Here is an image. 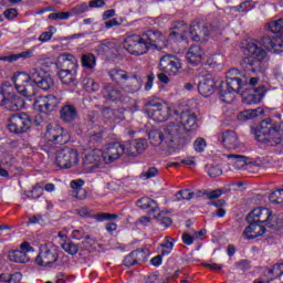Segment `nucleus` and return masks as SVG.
<instances>
[{
    "label": "nucleus",
    "mask_w": 283,
    "mask_h": 283,
    "mask_svg": "<svg viewBox=\"0 0 283 283\" xmlns=\"http://www.w3.org/2000/svg\"><path fill=\"white\" fill-rule=\"evenodd\" d=\"M245 56L241 61V67L244 72H252V74H262L264 72V60L268 56L264 49V35L260 39L250 40L245 45Z\"/></svg>",
    "instance_id": "f257e3e1"
},
{
    "label": "nucleus",
    "mask_w": 283,
    "mask_h": 283,
    "mask_svg": "<svg viewBox=\"0 0 283 283\" xmlns=\"http://www.w3.org/2000/svg\"><path fill=\"white\" fill-rule=\"evenodd\" d=\"M220 92L219 95L221 98H224L228 94H240V91L244 87V85H249V77L240 72L238 69H231L226 75V86L227 91H224V82H219Z\"/></svg>",
    "instance_id": "f03ea898"
},
{
    "label": "nucleus",
    "mask_w": 283,
    "mask_h": 283,
    "mask_svg": "<svg viewBox=\"0 0 283 283\" xmlns=\"http://www.w3.org/2000/svg\"><path fill=\"white\" fill-rule=\"evenodd\" d=\"M256 140L275 143L276 145L282 140V130L280 126L273 124L271 118L263 119L255 132Z\"/></svg>",
    "instance_id": "7ed1b4c3"
},
{
    "label": "nucleus",
    "mask_w": 283,
    "mask_h": 283,
    "mask_svg": "<svg viewBox=\"0 0 283 283\" xmlns=\"http://www.w3.org/2000/svg\"><path fill=\"white\" fill-rule=\"evenodd\" d=\"M145 112L156 123H165L171 116V107L163 99L154 98L145 104Z\"/></svg>",
    "instance_id": "20e7f679"
},
{
    "label": "nucleus",
    "mask_w": 283,
    "mask_h": 283,
    "mask_svg": "<svg viewBox=\"0 0 283 283\" xmlns=\"http://www.w3.org/2000/svg\"><path fill=\"white\" fill-rule=\"evenodd\" d=\"M248 222H258L269 229L277 227V217L268 208L253 209L247 217Z\"/></svg>",
    "instance_id": "39448f33"
},
{
    "label": "nucleus",
    "mask_w": 283,
    "mask_h": 283,
    "mask_svg": "<svg viewBox=\"0 0 283 283\" xmlns=\"http://www.w3.org/2000/svg\"><path fill=\"white\" fill-rule=\"evenodd\" d=\"M13 83L17 92L27 98L36 96V84L31 78V73L28 75L25 73H18L13 76Z\"/></svg>",
    "instance_id": "423d86ee"
},
{
    "label": "nucleus",
    "mask_w": 283,
    "mask_h": 283,
    "mask_svg": "<svg viewBox=\"0 0 283 283\" xmlns=\"http://www.w3.org/2000/svg\"><path fill=\"white\" fill-rule=\"evenodd\" d=\"M158 70L168 76H178L180 74V70H182V63L178 56L174 54H166L160 57Z\"/></svg>",
    "instance_id": "0eeeda50"
},
{
    "label": "nucleus",
    "mask_w": 283,
    "mask_h": 283,
    "mask_svg": "<svg viewBox=\"0 0 283 283\" xmlns=\"http://www.w3.org/2000/svg\"><path fill=\"white\" fill-rule=\"evenodd\" d=\"M32 125V118L27 113L13 114L9 118L8 129L11 134H25Z\"/></svg>",
    "instance_id": "6e6552de"
},
{
    "label": "nucleus",
    "mask_w": 283,
    "mask_h": 283,
    "mask_svg": "<svg viewBox=\"0 0 283 283\" xmlns=\"http://www.w3.org/2000/svg\"><path fill=\"white\" fill-rule=\"evenodd\" d=\"M55 164L60 169H72L78 165V153L72 148H63L56 151Z\"/></svg>",
    "instance_id": "1a4fd4ad"
},
{
    "label": "nucleus",
    "mask_w": 283,
    "mask_h": 283,
    "mask_svg": "<svg viewBox=\"0 0 283 283\" xmlns=\"http://www.w3.org/2000/svg\"><path fill=\"white\" fill-rule=\"evenodd\" d=\"M59 261V248L52 243H48L41 248L40 253L35 258V264L39 266H52Z\"/></svg>",
    "instance_id": "9d476101"
},
{
    "label": "nucleus",
    "mask_w": 283,
    "mask_h": 283,
    "mask_svg": "<svg viewBox=\"0 0 283 283\" xmlns=\"http://www.w3.org/2000/svg\"><path fill=\"white\" fill-rule=\"evenodd\" d=\"M164 140L167 149H176L182 143V127L178 124H168L164 128Z\"/></svg>",
    "instance_id": "9b49d317"
},
{
    "label": "nucleus",
    "mask_w": 283,
    "mask_h": 283,
    "mask_svg": "<svg viewBox=\"0 0 283 283\" xmlns=\"http://www.w3.org/2000/svg\"><path fill=\"white\" fill-rule=\"evenodd\" d=\"M2 107H6L9 112H19L22 107H25V101L14 93V86H12V84H9V86L4 88Z\"/></svg>",
    "instance_id": "f8f14e48"
},
{
    "label": "nucleus",
    "mask_w": 283,
    "mask_h": 283,
    "mask_svg": "<svg viewBox=\"0 0 283 283\" xmlns=\"http://www.w3.org/2000/svg\"><path fill=\"white\" fill-rule=\"evenodd\" d=\"M124 48L129 52V54H134L135 56H143V54H147V52H149V48L147 46L144 35L129 36L125 41Z\"/></svg>",
    "instance_id": "ddd939ff"
},
{
    "label": "nucleus",
    "mask_w": 283,
    "mask_h": 283,
    "mask_svg": "<svg viewBox=\"0 0 283 283\" xmlns=\"http://www.w3.org/2000/svg\"><path fill=\"white\" fill-rule=\"evenodd\" d=\"M45 138L55 145H65L70 143V134L59 125L49 124L45 132Z\"/></svg>",
    "instance_id": "4468645a"
},
{
    "label": "nucleus",
    "mask_w": 283,
    "mask_h": 283,
    "mask_svg": "<svg viewBox=\"0 0 283 283\" xmlns=\"http://www.w3.org/2000/svg\"><path fill=\"white\" fill-rule=\"evenodd\" d=\"M59 97L55 95L40 96L34 101L33 107L41 114H48L50 112H54L56 107H59Z\"/></svg>",
    "instance_id": "2eb2a0df"
},
{
    "label": "nucleus",
    "mask_w": 283,
    "mask_h": 283,
    "mask_svg": "<svg viewBox=\"0 0 283 283\" xmlns=\"http://www.w3.org/2000/svg\"><path fill=\"white\" fill-rule=\"evenodd\" d=\"M31 80L36 87H40V90H43L44 92H48V90L54 86L52 76L41 69L31 70Z\"/></svg>",
    "instance_id": "dca6fc26"
},
{
    "label": "nucleus",
    "mask_w": 283,
    "mask_h": 283,
    "mask_svg": "<svg viewBox=\"0 0 283 283\" xmlns=\"http://www.w3.org/2000/svg\"><path fill=\"white\" fill-rule=\"evenodd\" d=\"M103 164V151L101 149H93L85 154L83 160V168L85 171H94Z\"/></svg>",
    "instance_id": "f3484780"
},
{
    "label": "nucleus",
    "mask_w": 283,
    "mask_h": 283,
    "mask_svg": "<svg viewBox=\"0 0 283 283\" xmlns=\"http://www.w3.org/2000/svg\"><path fill=\"white\" fill-rule=\"evenodd\" d=\"M174 114L177 116L176 120H179L186 132H195L198 127V117L196 116V113H191V111H182L178 115V111H174Z\"/></svg>",
    "instance_id": "a211bd4d"
},
{
    "label": "nucleus",
    "mask_w": 283,
    "mask_h": 283,
    "mask_svg": "<svg viewBox=\"0 0 283 283\" xmlns=\"http://www.w3.org/2000/svg\"><path fill=\"white\" fill-rule=\"evenodd\" d=\"M123 146L124 154L126 156H130L132 158H136V156H140L145 149H147L148 144L146 139H134L132 142H126Z\"/></svg>",
    "instance_id": "6ab92c4d"
},
{
    "label": "nucleus",
    "mask_w": 283,
    "mask_h": 283,
    "mask_svg": "<svg viewBox=\"0 0 283 283\" xmlns=\"http://www.w3.org/2000/svg\"><path fill=\"white\" fill-rule=\"evenodd\" d=\"M104 98L108 101H118L123 105H127L129 103V96L123 94V90L118 87H114L111 84H105L102 91Z\"/></svg>",
    "instance_id": "aec40b11"
},
{
    "label": "nucleus",
    "mask_w": 283,
    "mask_h": 283,
    "mask_svg": "<svg viewBox=\"0 0 283 283\" xmlns=\"http://www.w3.org/2000/svg\"><path fill=\"white\" fill-rule=\"evenodd\" d=\"M123 154H125V148H123L120 143L108 144L105 151H103V160L105 165H112V163L118 160Z\"/></svg>",
    "instance_id": "412c9836"
},
{
    "label": "nucleus",
    "mask_w": 283,
    "mask_h": 283,
    "mask_svg": "<svg viewBox=\"0 0 283 283\" xmlns=\"http://www.w3.org/2000/svg\"><path fill=\"white\" fill-rule=\"evenodd\" d=\"M216 87H218V80L213 75H207L199 82L198 92L201 96L208 97L216 92Z\"/></svg>",
    "instance_id": "4be33fe9"
},
{
    "label": "nucleus",
    "mask_w": 283,
    "mask_h": 283,
    "mask_svg": "<svg viewBox=\"0 0 283 283\" xmlns=\"http://www.w3.org/2000/svg\"><path fill=\"white\" fill-rule=\"evenodd\" d=\"M190 39L191 41H200L201 39H207L211 34V29H209V24L205 22H197L190 25Z\"/></svg>",
    "instance_id": "5701e85b"
},
{
    "label": "nucleus",
    "mask_w": 283,
    "mask_h": 283,
    "mask_svg": "<svg viewBox=\"0 0 283 283\" xmlns=\"http://www.w3.org/2000/svg\"><path fill=\"white\" fill-rule=\"evenodd\" d=\"M249 226L244 229L243 235L247 240H255V238H260V235H264L266 233V227L258 221H248Z\"/></svg>",
    "instance_id": "b1692460"
},
{
    "label": "nucleus",
    "mask_w": 283,
    "mask_h": 283,
    "mask_svg": "<svg viewBox=\"0 0 283 283\" xmlns=\"http://www.w3.org/2000/svg\"><path fill=\"white\" fill-rule=\"evenodd\" d=\"M55 65L60 71L76 70V57L70 53H62L57 56Z\"/></svg>",
    "instance_id": "393cba45"
},
{
    "label": "nucleus",
    "mask_w": 283,
    "mask_h": 283,
    "mask_svg": "<svg viewBox=\"0 0 283 283\" xmlns=\"http://www.w3.org/2000/svg\"><path fill=\"white\" fill-rule=\"evenodd\" d=\"M147 260V252L145 250H134L125 256L123 263L124 266H136V264H143Z\"/></svg>",
    "instance_id": "a878e982"
},
{
    "label": "nucleus",
    "mask_w": 283,
    "mask_h": 283,
    "mask_svg": "<svg viewBox=\"0 0 283 283\" xmlns=\"http://www.w3.org/2000/svg\"><path fill=\"white\" fill-rule=\"evenodd\" d=\"M220 143L226 147V149H238L240 146V139L238 134L233 130H226L219 136Z\"/></svg>",
    "instance_id": "bb28decb"
},
{
    "label": "nucleus",
    "mask_w": 283,
    "mask_h": 283,
    "mask_svg": "<svg viewBox=\"0 0 283 283\" xmlns=\"http://www.w3.org/2000/svg\"><path fill=\"white\" fill-rule=\"evenodd\" d=\"M77 213L81 218H93L96 222H105V220H116V218H118V214L107 212H99L92 216V211L86 207L78 209Z\"/></svg>",
    "instance_id": "cd10ccee"
},
{
    "label": "nucleus",
    "mask_w": 283,
    "mask_h": 283,
    "mask_svg": "<svg viewBox=\"0 0 283 283\" xmlns=\"http://www.w3.org/2000/svg\"><path fill=\"white\" fill-rule=\"evenodd\" d=\"M186 59L190 65H200L205 59V50L201 45H191L186 53Z\"/></svg>",
    "instance_id": "c85d7f7f"
},
{
    "label": "nucleus",
    "mask_w": 283,
    "mask_h": 283,
    "mask_svg": "<svg viewBox=\"0 0 283 283\" xmlns=\"http://www.w3.org/2000/svg\"><path fill=\"white\" fill-rule=\"evenodd\" d=\"M136 205L139 209H143V211H147L148 216H155L158 213V211H160L158 202L149 197L140 198L137 200Z\"/></svg>",
    "instance_id": "c756f323"
},
{
    "label": "nucleus",
    "mask_w": 283,
    "mask_h": 283,
    "mask_svg": "<svg viewBox=\"0 0 283 283\" xmlns=\"http://www.w3.org/2000/svg\"><path fill=\"white\" fill-rule=\"evenodd\" d=\"M60 118L63 123H74L78 118V111L74 105H64L60 109Z\"/></svg>",
    "instance_id": "7c9ffc66"
},
{
    "label": "nucleus",
    "mask_w": 283,
    "mask_h": 283,
    "mask_svg": "<svg viewBox=\"0 0 283 283\" xmlns=\"http://www.w3.org/2000/svg\"><path fill=\"white\" fill-rule=\"evenodd\" d=\"M265 50H273V52H276L280 54V52H283V41L277 36H270L264 35V42H263Z\"/></svg>",
    "instance_id": "2f4dec72"
},
{
    "label": "nucleus",
    "mask_w": 283,
    "mask_h": 283,
    "mask_svg": "<svg viewBox=\"0 0 283 283\" xmlns=\"http://www.w3.org/2000/svg\"><path fill=\"white\" fill-rule=\"evenodd\" d=\"M143 36L148 50L149 48H156V45L163 41V33H160V31L150 30L143 34Z\"/></svg>",
    "instance_id": "473e14b6"
},
{
    "label": "nucleus",
    "mask_w": 283,
    "mask_h": 283,
    "mask_svg": "<svg viewBox=\"0 0 283 283\" xmlns=\"http://www.w3.org/2000/svg\"><path fill=\"white\" fill-rule=\"evenodd\" d=\"M185 30H187V23L185 21H178L169 33V40L182 41L185 39Z\"/></svg>",
    "instance_id": "72a5a7b5"
},
{
    "label": "nucleus",
    "mask_w": 283,
    "mask_h": 283,
    "mask_svg": "<svg viewBox=\"0 0 283 283\" xmlns=\"http://www.w3.org/2000/svg\"><path fill=\"white\" fill-rule=\"evenodd\" d=\"M108 75L114 83H125V81H129V78H132L133 74L127 73L125 70L113 69L108 72Z\"/></svg>",
    "instance_id": "f704fd0d"
},
{
    "label": "nucleus",
    "mask_w": 283,
    "mask_h": 283,
    "mask_svg": "<svg viewBox=\"0 0 283 283\" xmlns=\"http://www.w3.org/2000/svg\"><path fill=\"white\" fill-rule=\"evenodd\" d=\"M142 87H143V81L138 77V75L133 74L130 76V83L126 84L123 87V92H126L127 94H136V92H139Z\"/></svg>",
    "instance_id": "c9c22d12"
},
{
    "label": "nucleus",
    "mask_w": 283,
    "mask_h": 283,
    "mask_svg": "<svg viewBox=\"0 0 283 283\" xmlns=\"http://www.w3.org/2000/svg\"><path fill=\"white\" fill-rule=\"evenodd\" d=\"M83 185H85L83 179L71 181V187L74 189L72 192L73 198H77V200H85V198H87L85 189H83Z\"/></svg>",
    "instance_id": "e433bc0d"
},
{
    "label": "nucleus",
    "mask_w": 283,
    "mask_h": 283,
    "mask_svg": "<svg viewBox=\"0 0 283 283\" xmlns=\"http://www.w3.org/2000/svg\"><path fill=\"white\" fill-rule=\"evenodd\" d=\"M149 142L154 145V147H167L165 146V133L160 129L150 130L148 134Z\"/></svg>",
    "instance_id": "4c0bfd02"
},
{
    "label": "nucleus",
    "mask_w": 283,
    "mask_h": 283,
    "mask_svg": "<svg viewBox=\"0 0 283 283\" xmlns=\"http://www.w3.org/2000/svg\"><path fill=\"white\" fill-rule=\"evenodd\" d=\"M8 259L10 260V262H17L20 264H25V262H30L29 255L25 253V251L21 250L9 251Z\"/></svg>",
    "instance_id": "58836bf2"
},
{
    "label": "nucleus",
    "mask_w": 283,
    "mask_h": 283,
    "mask_svg": "<svg viewBox=\"0 0 283 283\" xmlns=\"http://www.w3.org/2000/svg\"><path fill=\"white\" fill-rule=\"evenodd\" d=\"M57 76L63 85H72L76 81V70L59 71Z\"/></svg>",
    "instance_id": "ea45409f"
},
{
    "label": "nucleus",
    "mask_w": 283,
    "mask_h": 283,
    "mask_svg": "<svg viewBox=\"0 0 283 283\" xmlns=\"http://www.w3.org/2000/svg\"><path fill=\"white\" fill-rule=\"evenodd\" d=\"M264 114V109L261 107L255 109H248L239 113L238 120H251V118H258V116H262Z\"/></svg>",
    "instance_id": "a19ab883"
},
{
    "label": "nucleus",
    "mask_w": 283,
    "mask_h": 283,
    "mask_svg": "<svg viewBox=\"0 0 283 283\" xmlns=\"http://www.w3.org/2000/svg\"><path fill=\"white\" fill-rule=\"evenodd\" d=\"M266 29L272 34H280L283 36V19L274 20L266 24Z\"/></svg>",
    "instance_id": "79ce46f5"
},
{
    "label": "nucleus",
    "mask_w": 283,
    "mask_h": 283,
    "mask_svg": "<svg viewBox=\"0 0 283 283\" xmlns=\"http://www.w3.org/2000/svg\"><path fill=\"white\" fill-rule=\"evenodd\" d=\"M228 160H232L237 169H242V167H247V157L242 155L230 154L228 155Z\"/></svg>",
    "instance_id": "37998d69"
},
{
    "label": "nucleus",
    "mask_w": 283,
    "mask_h": 283,
    "mask_svg": "<svg viewBox=\"0 0 283 283\" xmlns=\"http://www.w3.org/2000/svg\"><path fill=\"white\" fill-rule=\"evenodd\" d=\"M82 66L86 70H94L96 67V56L92 53L84 54L82 56Z\"/></svg>",
    "instance_id": "c03bdc74"
},
{
    "label": "nucleus",
    "mask_w": 283,
    "mask_h": 283,
    "mask_svg": "<svg viewBox=\"0 0 283 283\" xmlns=\"http://www.w3.org/2000/svg\"><path fill=\"white\" fill-rule=\"evenodd\" d=\"M43 193V186L41 184H36L32 190L27 191L25 196L27 198H32L33 200H39Z\"/></svg>",
    "instance_id": "a18cd8bd"
},
{
    "label": "nucleus",
    "mask_w": 283,
    "mask_h": 283,
    "mask_svg": "<svg viewBox=\"0 0 283 283\" xmlns=\"http://www.w3.org/2000/svg\"><path fill=\"white\" fill-rule=\"evenodd\" d=\"M90 11V7L87 4V2H82L80 4H76L75 7H73L71 9V12L70 14H74L75 17H78L81 14H85V12H88Z\"/></svg>",
    "instance_id": "49530a36"
},
{
    "label": "nucleus",
    "mask_w": 283,
    "mask_h": 283,
    "mask_svg": "<svg viewBox=\"0 0 283 283\" xmlns=\"http://www.w3.org/2000/svg\"><path fill=\"white\" fill-rule=\"evenodd\" d=\"M269 275H274L272 280H280L283 275V263H276L268 270Z\"/></svg>",
    "instance_id": "de8ad7c7"
},
{
    "label": "nucleus",
    "mask_w": 283,
    "mask_h": 283,
    "mask_svg": "<svg viewBox=\"0 0 283 283\" xmlns=\"http://www.w3.org/2000/svg\"><path fill=\"white\" fill-rule=\"evenodd\" d=\"M62 249L69 253V255H76L78 253V245L72 241L64 242Z\"/></svg>",
    "instance_id": "09e8293b"
},
{
    "label": "nucleus",
    "mask_w": 283,
    "mask_h": 283,
    "mask_svg": "<svg viewBox=\"0 0 283 283\" xmlns=\"http://www.w3.org/2000/svg\"><path fill=\"white\" fill-rule=\"evenodd\" d=\"M270 202L274 205H283V189H277L269 196Z\"/></svg>",
    "instance_id": "8fccbe9b"
},
{
    "label": "nucleus",
    "mask_w": 283,
    "mask_h": 283,
    "mask_svg": "<svg viewBox=\"0 0 283 283\" xmlns=\"http://www.w3.org/2000/svg\"><path fill=\"white\" fill-rule=\"evenodd\" d=\"M171 238L166 237L165 238V243H161V255H169V253H171V251L174 250V241H170Z\"/></svg>",
    "instance_id": "3c124183"
},
{
    "label": "nucleus",
    "mask_w": 283,
    "mask_h": 283,
    "mask_svg": "<svg viewBox=\"0 0 283 283\" xmlns=\"http://www.w3.org/2000/svg\"><path fill=\"white\" fill-rule=\"evenodd\" d=\"M70 12H54L49 14L51 21H67L70 19Z\"/></svg>",
    "instance_id": "603ef678"
},
{
    "label": "nucleus",
    "mask_w": 283,
    "mask_h": 283,
    "mask_svg": "<svg viewBox=\"0 0 283 283\" xmlns=\"http://www.w3.org/2000/svg\"><path fill=\"white\" fill-rule=\"evenodd\" d=\"M265 94H266V86L263 84L253 88V96L255 102H260L262 98H264Z\"/></svg>",
    "instance_id": "864d4df0"
},
{
    "label": "nucleus",
    "mask_w": 283,
    "mask_h": 283,
    "mask_svg": "<svg viewBox=\"0 0 283 283\" xmlns=\"http://www.w3.org/2000/svg\"><path fill=\"white\" fill-rule=\"evenodd\" d=\"M19 59H32V51L28 50L18 54L9 55L10 63H14V61H19Z\"/></svg>",
    "instance_id": "5fc2aeb1"
},
{
    "label": "nucleus",
    "mask_w": 283,
    "mask_h": 283,
    "mask_svg": "<svg viewBox=\"0 0 283 283\" xmlns=\"http://www.w3.org/2000/svg\"><path fill=\"white\" fill-rule=\"evenodd\" d=\"M223 193H229V189L222 188V189L212 190V191L206 192V196L207 198H209V200H216L220 198V196H222Z\"/></svg>",
    "instance_id": "6e6d98bb"
},
{
    "label": "nucleus",
    "mask_w": 283,
    "mask_h": 283,
    "mask_svg": "<svg viewBox=\"0 0 283 283\" xmlns=\"http://www.w3.org/2000/svg\"><path fill=\"white\" fill-rule=\"evenodd\" d=\"M53 30H56L54 27H49V31L42 32L39 36V41H41V43H46V41H51L52 36L54 35V32H52Z\"/></svg>",
    "instance_id": "4d7b16f0"
},
{
    "label": "nucleus",
    "mask_w": 283,
    "mask_h": 283,
    "mask_svg": "<svg viewBox=\"0 0 283 283\" xmlns=\"http://www.w3.org/2000/svg\"><path fill=\"white\" fill-rule=\"evenodd\" d=\"M207 172L210 178H218L222 174V168H220V166L210 165L208 166Z\"/></svg>",
    "instance_id": "13d9d810"
},
{
    "label": "nucleus",
    "mask_w": 283,
    "mask_h": 283,
    "mask_svg": "<svg viewBox=\"0 0 283 283\" xmlns=\"http://www.w3.org/2000/svg\"><path fill=\"white\" fill-rule=\"evenodd\" d=\"M155 218V220H157L158 222H159V224H161V227H165L166 229L168 228V227H171V224H172V220H171V218H169V217H165V216H163L161 213H159L157 217L155 216L154 217Z\"/></svg>",
    "instance_id": "bf43d9fd"
},
{
    "label": "nucleus",
    "mask_w": 283,
    "mask_h": 283,
    "mask_svg": "<svg viewBox=\"0 0 283 283\" xmlns=\"http://www.w3.org/2000/svg\"><path fill=\"white\" fill-rule=\"evenodd\" d=\"M114 43L109 42L107 40H103L99 42V45L97 46L99 52H109V50H114Z\"/></svg>",
    "instance_id": "052dcab7"
},
{
    "label": "nucleus",
    "mask_w": 283,
    "mask_h": 283,
    "mask_svg": "<svg viewBox=\"0 0 283 283\" xmlns=\"http://www.w3.org/2000/svg\"><path fill=\"white\" fill-rule=\"evenodd\" d=\"M193 147L196 149V151H199V154H202V151H205V147H207V142L205 140V138H197Z\"/></svg>",
    "instance_id": "680f3d73"
},
{
    "label": "nucleus",
    "mask_w": 283,
    "mask_h": 283,
    "mask_svg": "<svg viewBox=\"0 0 283 283\" xmlns=\"http://www.w3.org/2000/svg\"><path fill=\"white\" fill-rule=\"evenodd\" d=\"M14 277H21V273H15V274L2 273L0 274V282L12 283V280H14Z\"/></svg>",
    "instance_id": "e2e57ef3"
},
{
    "label": "nucleus",
    "mask_w": 283,
    "mask_h": 283,
    "mask_svg": "<svg viewBox=\"0 0 283 283\" xmlns=\"http://www.w3.org/2000/svg\"><path fill=\"white\" fill-rule=\"evenodd\" d=\"M235 12H249L251 10V1H244L234 7Z\"/></svg>",
    "instance_id": "0e129e2a"
},
{
    "label": "nucleus",
    "mask_w": 283,
    "mask_h": 283,
    "mask_svg": "<svg viewBox=\"0 0 283 283\" xmlns=\"http://www.w3.org/2000/svg\"><path fill=\"white\" fill-rule=\"evenodd\" d=\"M3 14L8 19V21H12V19L19 15V11H17V9L14 8H10L4 10Z\"/></svg>",
    "instance_id": "69168bd1"
},
{
    "label": "nucleus",
    "mask_w": 283,
    "mask_h": 283,
    "mask_svg": "<svg viewBox=\"0 0 283 283\" xmlns=\"http://www.w3.org/2000/svg\"><path fill=\"white\" fill-rule=\"evenodd\" d=\"M237 269H240L241 271H249L251 269V261L249 260H241L235 263Z\"/></svg>",
    "instance_id": "338daca9"
},
{
    "label": "nucleus",
    "mask_w": 283,
    "mask_h": 283,
    "mask_svg": "<svg viewBox=\"0 0 283 283\" xmlns=\"http://www.w3.org/2000/svg\"><path fill=\"white\" fill-rule=\"evenodd\" d=\"M181 193V198H184V200H191L196 197V192H191L189 190H179L178 191V196H180Z\"/></svg>",
    "instance_id": "774afa93"
}]
</instances>
